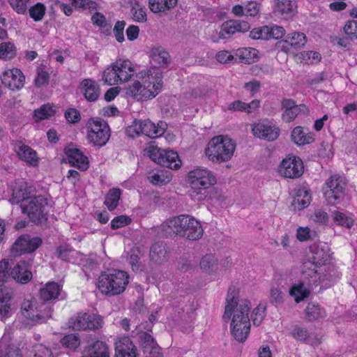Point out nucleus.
<instances>
[{
  "instance_id": "45",
  "label": "nucleus",
  "mask_w": 357,
  "mask_h": 357,
  "mask_svg": "<svg viewBox=\"0 0 357 357\" xmlns=\"http://www.w3.org/2000/svg\"><path fill=\"white\" fill-rule=\"evenodd\" d=\"M119 75L117 73L116 68L114 67V63L105 69L102 74V80L107 85H113L120 82L119 80Z\"/></svg>"
},
{
  "instance_id": "10",
  "label": "nucleus",
  "mask_w": 357,
  "mask_h": 357,
  "mask_svg": "<svg viewBox=\"0 0 357 357\" xmlns=\"http://www.w3.org/2000/svg\"><path fill=\"white\" fill-rule=\"evenodd\" d=\"M304 167L302 160L296 155H288L280 162L278 173L288 178H297L303 174Z\"/></svg>"
},
{
  "instance_id": "8",
  "label": "nucleus",
  "mask_w": 357,
  "mask_h": 357,
  "mask_svg": "<svg viewBox=\"0 0 357 357\" xmlns=\"http://www.w3.org/2000/svg\"><path fill=\"white\" fill-rule=\"evenodd\" d=\"M88 140L96 146H103L109 139V128L100 118H91L86 123Z\"/></svg>"
},
{
  "instance_id": "55",
  "label": "nucleus",
  "mask_w": 357,
  "mask_h": 357,
  "mask_svg": "<svg viewBox=\"0 0 357 357\" xmlns=\"http://www.w3.org/2000/svg\"><path fill=\"white\" fill-rule=\"evenodd\" d=\"M311 220L319 224H326L328 222V213L322 209H316L310 216Z\"/></svg>"
},
{
  "instance_id": "42",
  "label": "nucleus",
  "mask_w": 357,
  "mask_h": 357,
  "mask_svg": "<svg viewBox=\"0 0 357 357\" xmlns=\"http://www.w3.org/2000/svg\"><path fill=\"white\" fill-rule=\"evenodd\" d=\"M199 266L204 272L211 273L217 269L218 259L212 254L206 255L202 258Z\"/></svg>"
},
{
  "instance_id": "57",
  "label": "nucleus",
  "mask_w": 357,
  "mask_h": 357,
  "mask_svg": "<svg viewBox=\"0 0 357 357\" xmlns=\"http://www.w3.org/2000/svg\"><path fill=\"white\" fill-rule=\"evenodd\" d=\"M71 4L75 8H82L84 9H89L93 10L97 9V3L91 0H70Z\"/></svg>"
},
{
  "instance_id": "26",
  "label": "nucleus",
  "mask_w": 357,
  "mask_h": 357,
  "mask_svg": "<svg viewBox=\"0 0 357 357\" xmlns=\"http://www.w3.org/2000/svg\"><path fill=\"white\" fill-rule=\"evenodd\" d=\"M291 137L294 143L298 146H304L312 143L315 139V135L305 130L301 126H297L293 129Z\"/></svg>"
},
{
  "instance_id": "30",
  "label": "nucleus",
  "mask_w": 357,
  "mask_h": 357,
  "mask_svg": "<svg viewBox=\"0 0 357 357\" xmlns=\"http://www.w3.org/2000/svg\"><path fill=\"white\" fill-rule=\"evenodd\" d=\"M136 352V348L128 337H123L115 342V357H124L123 355Z\"/></svg>"
},
{
  "instance_id": "39",
  "label": "nucleus",
  "mask_w": 357,
  "mask_h": 357,
  "mask_svg": "<svg viewBox=\"0 0 357 357\" xmlns=\"http://www.w3.org/2000/svg\"><path fill=\"white\" fill-rule=\"evenodd\" d=\"M163 160L164 162L162 163V165L172 169H178L181 166V160L178 153L173 151L165 150Z\"/></svg>"
},
{
  "instance_id": "60",
  "label": "nucleus",
  "mask_w": 357,
  "mask_h": 357,
  "mask_svg": "<svg viewBox=\"0 0 357 357\" xmlns=\"http://www.w3.org/2000/svg\"><path fill=\"white\" fill-rule=\"evenodd\" d=\"M344 31L351 40L357 39V21H349L344 26Z\"/></svg>"
},
{
  "instance_id": "22",
  "label": "nucleus",
  "mask_w": 357,
  "mask_h": 357,
  "mask_svg": "<svg viewBox=\"0 0 357 357\" xmlns=\"http://www.w3.org/2000/svg\"><path fill=\"white\" fill-rule=\"evenodd\" d=\"M185 234L183 236L192 241L199 239L204 233L199 221L195 218L187 215Z\"/></svg>"
},
{
  "instance_id": "48",
  "label": "nucleus",
  "mask_w": 357,
  "mask_h": 357,
  "mask_svg": "<svg viewBox=\"0 0 357 357\" xmlns=\"http://www.w3.org/2000/svg\"><path fill=\"white\" fill-rule=\"evenodd\" d=\"M147 153L149 158L155 163L162 165L164 162L163 155L165 150L158 148L156 146L150 144L146 148Z\"/></svg>"
},
{
  "instance_id": "47",
  "label": "nucleus",
  "mask_w": 357,
  "mask_h": 357,
  "mask_svg": "<svg viewBox=\"0 0 357 357\" xmlns=\"http://www.w3.org/2000/svg\"><path fill=\"white\" fill-rule=\"evenodd\" d=\"M16 55V48L13 43L7 42L0 44V59L10 60Z\"/></svg>"
},
{
  "instance_id": "61",
  "label": "nucleus",
  "mask_w": 357,
  "mask_h": 357,
  "mask_svg": "<svg viewBox=\"0 0 357 357\" xmlns=\"http://www.w3.org/2000/svg\"><path fill=\"white\" fill-rule=\"evenodd\" d=\"M93 23L101 28H107V31H109L111 26L107 24L105 15L100 13L96 12L91 17Z\"/></svg>"
},
{
  "instance_id": "37",
  "label": "nucleus",
  "mask_w": 357,
  "mask_h": 357,
  "mask_svg": "<svg viewBox=\"0 0 357 357\" xmlns=\"http://www.w3.org/2000/svg\"><path fill=\"white\" fill-rule=\"evenodd\" d=\"M178 0H149L150 10L155 13L165 12L174 8Z\"/></svg>"
},
{
  "instance_id": "19",
  "label": "nucleus",
  "mask_w": 357,
  "mask_h": 357,
  "mask_svg": "<svg viewBox=\"0 0 357 357\" xmlns=\"http://www.w3.org/2000/svg\"><path fill=\"white\" fill-rule=\"evenodd\" d=\"M312 200L310 191L305 187L296 188L294 190L291 207L294 211H301L307 207Z\"/></svg>"
},
{
  "instance_id": "13",
  "label": "nucleus",
  "mask_w": 357,
  "mask_h": 357,
  "mask_svg": "<svg viewBox=\"0 0 357 357\" xmlns=\"http://www.w3.org/2000/svg\"><path fill=\"white\" fill-rule=\"evenodd\" d=\"M252 132L255 136L267 141L275 140L279 135V128L269 121H261L252 128Z\"/></svg>"
},
{
  "instance_id": "25",
  "label": "nucleus",
  "mask_w": 357,
  "mask_h": 357,
  "mask_svg": "<svg viewBox=\"0 0 357 357\" xmlns=\"http://www.w3.org/2000/svg\"><path fill=\"white\" fill-rule=\"evenodd\" d=\"M18 157L27 164L36 166L38 163V157L36 152L27 145L18 142L15 145Z\"/></svg>"
},
{
  "instance_id": "62",
  "label": "nucleus",
  "mask_w": 357,
  "mask_h": 357,
  "mask_svg": "<svg viewBox=\"0 0 357 357\" xmlns=\"http://www.w3.org/2000/svg\"><path fill=\"white\" fill-rule=\"evenodd\" d=\"M12 8L17 13L24 14L26 10V3L29 0H8Z\"/></svg>"
},
{
  "instance_id": "34",
  "label": "nucleus",
  "mask_w": 357,
  "mask_h": 357,
  "mask_svg": "<svg viewBox=\"0 0 357 357\" xmlns=\"http://www.w3.org/2000/svg\"><path fill=\"white\" fill-rule=\"evenodd\" d=\"M61 290V286L54 282H48L40 289V295L43 301H47L56 299Z\"/></svg>"
},
{
  "instance_id": "56",
  "label": "nucleus",
  "mask_w": 357,
  "mask_h": 357,
  "mask_svg": "<svg viewBox=\"0 0 357 357\" xmlns=\"http://www.w3.org/2000/svg\"><path fill=\"white\" fill-rule=\"evenodd\" d=\"M131 222V218L127 215H119L115 217L111 221V227L112 229H116L126 225Z\"/></svg>"
},
{
  "instance_id": "59",
  "label": "nucleus",
  "mask_w": 357,
  "mask_h": 357,
  "mask_svg": "<svg viewBox=\"0 0 357 357\" xmlns=\"http://www.w3.org/2000/svg\"><path fill=\"white\" fill-rule=\"evenodd\" d=\"M265 317V307L263 305H258L255 307L252 314V320L255 325L259 326L263 321Z\"/></svg>"
},
{
  "instance_id": "64",
  "label": "nucleus",
  "mask_w": 357,
  "mask_h": 357,
  "mask_svg": "<svg viewBox=\"0 0 357 357\" xmlns=\"http://www.w3.org/2000/svg\"><path fill=\"white\" fill-rule=\"evenodd\" d=\"M270 299L271 303L280 304L283 302V294L280 288L272 287L270 291Z\"/></svg>"
},
{
  "instance_id": "3",
  "label": "nucleus",
  "mask_w": 357,
  "mask_h": 357,
  "mask_svg": "<svg viewBox=\"0 0 357 357\" xmlns=\"http://www.w3.org/2000/svg\"><path fill=\"white\" fill-rule=\"evenodd\" d=\"M128 284L129 275L126 271L112 269L100 274L97 287L102 294L114 296L123 293Z\"/></svg>"
},
{
  "instance_id": "36",
  "label": "nucleus",
  "mask_w": 357,
  "mask_h": 357,
  "mask_svg": "<svg viewBox=\"0 0 357 357\" xmlns=\"http://www.w3.org/2000/svg\"><path fill=\"white\" fill-rule=\"evenodd\" d=\"M12 292L9 290L0 291V317L1 319L10 316L12 312L10 301Z\"/></svg>"
},
{
  "instance_id": "15",
  "label": "nucleus",
  "mask_w": 357,
  "mask_h": 357,
  "mask_svg": "<svg viewBox=\"0 0 357 357\" xmlns=\"http://www.w3.org/2000/svg\"><path fill=\"white\" fill-rule=\"evenodd\" d=\"M151 82L146 85V81L143 85L140 81L135 80L131 85L126 88V94L132 97L137 100L150 98L151 96Z\"/></svg>"
},
{
  "instance_id": "38",
  "label": "nucleus",
  "mask_w": 357,
  "mask_h": 357,
  "mask_svg": "<svg viewBox=\"0 0 357 357\" xmlns=\"http://www.w3.org/2000/svg\"><path fill=\"white\" fill-rule=\"evenodd\" d=\"M277 3L274 9L276 15H291L296 8L294 0H276Z\"/></svg>"
},
{
  "instance_id": "49",
  "label": "nucleus",
  "mask_w": 357,
  "mask_h": 357,
  "mask_svg": "<svg viewBox=\"0 0 357 357\" xmlns=\"http://www.w3.org/2000/svg\"><path fill=\"white\" fill-rule=\"evenodd\" d=\"M45 6L41 3H38L31 6L29 12L30 17L33 19L34 21H40L45 14Z\"/></svg>"
},
{
  "instance_id": "51",
  "label": "nucleus",
  "mask_w": 357,
  "mask_h": 357,
  "mask_svg": "<svg viewBox=\"0 0 357 357\" xmlns=\"http://www.w3.org/2000/svg\"><path fill=\"white\" fill-rule=\"evenodd\" d=\"M258 50L255 48H245L241 53L240 59L245 63H252L257 59Z\"/></svg>"
},
{
  "instance_id": "5",
  "label": "nucleus",
  "mask_w": 357,
  "mask_h": 357,
  "mask_svg": "<svg viewBox=\"0 0 357 357\" xmlns=\"http://www.w3.org/2000/svg\"><path fill=\"white\" fill-rule=\"evenodd\" d=\"M236 146V142L227 135H218L208 142L205 155L215 163L228 162L233 157Z\"/></svg>"
},
{
  "instance_id": "11",
  "label": "nucleus",
  "mask_w": 357,
  "mask_h": 357,
  "mask_svg": "<svg viewBox=\"0 0 357 357\" xmlns=\"http://www.w3.org/2000/svg\"><path fill=\"white\" fill-rule=\"evenodd\" d=\"M42 243L39 237H31L28 234L20 236L11 248V253L14 256L21 255L24 253L34 252Z\"/></svg>"
},
{
  "instance_id": "6",
  "label": "nucleus",
  "mask_w": 357,
  "mask_h": 357,
  "mask_svg": "<svg viewBox=\"0 0 357 357\" xmlns=\"http://www.w3.org/2000/svg\"><path fill=\"white\" fill-rule=\"evenodd\" d=\"M347 181L341 176L335 174L325 182L323 190L324 196L330 205H337L342 202L345 197Z\"/></svg>"
},
{
  "instance_id": "7",
  "label": "nucleus",
  "mask_w": 357,
  "mask_h": 357,
  "mask_svg": "<svg viewBox=\"0 0 357 357\" xmlns=\"http://www.w3.org/2000/svg\"><path fill=\"white\" fill-rule=\"evenodd\" d=\"M48 206V199L45 196L37 195L33 192L29 199L24 201L22 211L32 222L38 223L45 219Z\"/></svg>"
},
{
  "instance_id": "54",
  "label": "nucleus",
  "mask_w": 357,
  "mask_h": 357,
  "mask_svg": "<svg viewBox=\"0 0 357 357\" xmlns=\"http://www.w3.org/2000/svg\"><path fill=\"white\" fill-rule=\"evenodd\" d=\"M142 121L135 119L131 125L128 126L126 129L127 134L131 137L142 134Z\"/></svg>"
},
{
  "instance_id": "18",
  "label": "nucleus",
  "mask_w": 357,
  "mask_h": 357,
  "mask_svg": "<svg viewBox=\"0 0 357 357\" xmlns=\"http://www.w3.org/2000/svg\"><path fill=\"white\" fill-rule=\"evenodd\" d=\"M303 281L293 284L289 289V295L297 303L308 298L310 295L311 288L317 286L310 284L309 281L305 280L303 275Z\"/></svg>"
},
{
  "instance_id": "52",
  "label": "nucleus",
  "mask_w": 357,
  "mask_h": 357,
  "mask_svg": "<svg viewBox=\"0 0 357 357\" xmlns=\"http://www.w3.org/2000/svg\"><path fill=\"white\" fill-rule=\"evenodd\" d=\"M282 108L285 109L286 112L292 109H296V112H305L307 110V107L304 104L298 105L293 100L291 99H284L282 101Z\"/></svg>"
},
{
  "instance_id": "24",
  "label": "nucleus",
  "mask_w": 357,
  "mask_h": 357,
  "mask_svg": "<svg viewBox=\"0 0 357 357\" xmlns=\"http://www.w3.org/2000/svg\"><path fill=\"white\" fill-rule=\"evenodd\" d=\"M69 163L82 171L89 168V160L79 149H69L66 151Z\"/></svg>"
},
{
  "instance_id": "63",
  "label": "nucleus",
  "mask_w": 357,
  "mask_h": 357,
  "mask_svg": "<svg viewBox=\"0 0 357 357\" xmlns=\"http://www.w3.org/2000/svg\"><path fill=\"white\" fill-rule=\"evenodd\" d=\"M312 231L308 227H298L296 229V238L299 241H306L311 237Z\"/></svg>"
},
{
  "instance_id": "32",
  "label": "nucleus",
  "mask_w": 357,
  "mask_h": 357,
  "mask_svg": "<svg viewBox=\"0 0 357 357\" xmlns=\"http://www.w3.org/2000/svg\"><path fill=\"white\" fill-rule=\"evenodd\" d=\"M307 42V38L303 33L294 32L289 34L287 39L284 41L287 45H282V50L284 51L289 50L288 45L295 49L303 47Z\"/></svg>"
},
{
  "instance_id": "53",
  "label": "nucleus",
  "mask_w": 357,
  "mask_h": 357,
  "mask_svg": "<svg viewBox=\"0 0 357 357\" xmlns=\"http://www.w3.org/2000/svg\"><path fill=\"white\" fill-rule=\"evenodd\" d=\"M32 357H54L52 350L44 344H37L33 347Z\"/></svg>"
},
{
  "instance_id": "29",
  "label": "nucleus",
  "mask_w": 357,
  "mask_h": 357,
  "mask_svg": "<svg viewBox=\"0 0 357 357\" xmlns=\"http://www.w3.org/2000/svg\"><path fill=\"white\" fill-rule=\"evenodd\" d=\"M172 178V173L165 169L151 171L147 176V179L151 184L158 186L167 185Z\"/></svg>"
},
{
  "instance_id": "44",
  "label": "nucleus",
  "mask_w": 357,
  "mask_h": 357,
  "mask_svg": "<svg viewBox=\"0 0 357 357\" xmlns=\"http://www.w3.org/2000/svg\"><path fill=\"white\" fill-rule=\"evenodd\" d=\"M80 342L79 335L77 333L66 335L61 340L62 346L70 351L76 350L79 347Z\"/></svg>"
},
{
  "instance_id": "12",
  "label": "nucleus",
  "mask_w": 357,
  "mask_h": 357,
  "mask_svg": "<svg viewBox=\"0 0 357 357\" xmlns=\"http://www.w3.org/2000/svg\"><path fill=\"white\" fill-rule=\"evenodd\" d=\"M41 307H43L44 313H39L34 302L25 301L22 305V314L33 322L43 323L51 317L52 310L46 306H41Z\"/></svg>"
},
{
  "instance_id": "31",
  "label": "nucleus",
  "mask_w": 357,
  "mask_h": 357,
  "mask_svg": "<svg viewBox=\"0 0 357 357\" xmlns=\"http://www.w3.org/2000/svg\"><path fill=\"white\" fill-rule=\"evenodd\" d=\"M334 222L339 226L351 229L354 225V219L352 214L348 211L335 210L331 212Z\"/></svg>"
},
{
  "instance_id": "23",
  "label": "nucleus",
  "mask_w": 357,
  "mask_h": 357,
  "mask_svg": "<svg viewBox=\"0 0 357 357\" xmlns=\"http://www.w3.org/2000/svg\"><path fill=\"white\" fill-rule=\"evenodd\" d=\"M11 275L15 280L21 284H26L32 278L29 264L24 261H20L13 267Z\"/></svg>"
},
{
  "instance_id": "2",
  "label": "nucleus",
  "mask_w": 357,
  "mask_h": 357,
  "mask_svg": "<svg viewBox=\"0 0 357 357\" xmlns=\"http://www.w3.org/2000/svg\"><path fill=\"white\" fill-rule=\"evenodd\" d=\"M237 294L234 287L229 289L222 319L230 323V332L234 338L243 342L250 331L249 312L251 305L248 300H238Z\"/></svg>"
},
{
  "instance_id": "46",
  "label": "nucleus",
  "mask_w": 357,
  "mask_h": 357,
  "mask_svg": "<svg viewBox=\"0 0 357 357\" xmlns=\"http://www.w3.org/2000/svg\"><path fill=\"white\" fill-rule=\"evenodd\" d=\"M305 312L307 317L310 320H317L326 316L325 310L314 303H308Z\"/></svg>"
},
{
  "instance_id": "40",
  "label": "nucleus",
  "mask_w": 357,
  "mask_h": 357,
  "mask_svg": "<svg viewBox=\"0 0 357 357\" xmlns=\"http://www.w3.org/2000/svg\"><path fill=\"white\" fill-rule=\"evenodd\" d=\"M151 56L155 62L160 66H167L169 61V54L162 47H153L151 51Z\"/></svg>"
},
{
  "instance_id": "33",
  "label": "nucleus",
  "mask_w": 357,
  "mask_h": 357,
  "mask_svg": "<svg viewBox=\"0 0 357 357\" xmlns=\"http://www.w3.org/2000/svg\"><path fill=\"white\" fill-rule=\"evenodd\" d=\"M9 335L4 334L0 340V357H22L20 350L9 344Z\"/></svg>"
},
{
  "instance_id": "4",
  "label": "nucleus",
  "mask_w": 357,
  "mask_h": 357,
  "mask_svg": "<svg viewBox=\"0 0 357 357\" xmlns=\"http://www.w3.org/2000/svg\"><path fill=\"white\" fill-rule=\"evenodd\" d=\"M186 182L190 187V196L200 201L206 197L205 191L214 185L217 179L214 174L206 167H197L190 170Z\"/></svg>"
},
{
  "instance_id": "16",
  "label": "nucleus",
  "mask_w": 357,
  "mask_h": 357,
  "mask_svg": "<svg viewBox=\"0 0 357 357\" xmlns=\"http://www.w3.org/2000/svg\"><path fill=\"white\" fill-rule=\"evenodd\" d=\"M34 192V188L26 183H15L13 188V193L10 202L11 204H20L22 208L24 201L29 199Z\"/></svg>"
},
{
  "instance_id": "21",
  "label": "nucleus",
  "mask_w": 357,
  "mask_h": 357,
  "mask_svg": "<svg viewBox=\"0 0 357 357\" xmlns=\"http://www.w3.org/2000/svg\"><path fill=\"white\" fill-rule=\"evenodd\" d=\"M142 134L150 138L162 136L167 128V124L165 121H160L155 124L149 119L142 121Z\"/></svg>"
},
{
  "instance_id": "43",
  "label": "nucleus",
  "mask_w": 357,
  "mask_h": 357,
  "mask_svg": "<svg viewBox=\"0 0 357 357\" xmlns=\"http://www.w3.org/2000/svg\"><path fill=\"white\" fill-rule=\"evenodd\" d=\"M259 107V101L254 100L250 103L236 100L229 105L228 109L234 112H250L249 109L256 110Z\"/></svg>"
},
{
  "instance_id": "28",
  "label": "nucleus",
  "mask_w": 357,
  "mask_h": 357,
  "mask_svg": "<svg viewBox=\"0 0 357 357\" xmlns=\"http://www.w3.org/2000/svg\"><path fill=\"white\" fill-rule=\"evenodd\" d=\"M82 357H109L107 345L102 341H96L85 349Z\"/></svg>"
},
{
  "instance_id": "9",
  "label": "nucleus",
  "mask_w": 357,
  "mask_h": 357,
  "mask_svg": "<svg viewBox=\"0 0 357 357\" xmlns=\"http://www.w3.org/2000/svg\"><path fill=\"white\" fill-rule=\"evenodd\" d=\"M70 326L77 331L96 330L102 327L104 321L101 316L94 313L79 312L71 318Z\"/></svg>"
},
{
  "instance_id": "17",
  "label": "nucleus",
  "mask_w": 357,
  "mask_h": 357,
  "mask_svg": "<svg viewBox=\"0 0 357 357\" xmlns=\"http://www.w3.org/2000/svg\"><path fill=\"white\" fill-rule=\"evenodd\" d=\"M250 28V25L248 22L241 21L238 20H230L225 22L222 25L221 31L219 33L220 38H226L234 34V33L245 32Z\"/></svg>"
},
{
  "instance_id": "50",
  "label": "nucleus",
  "mask_w": 357,
  "mask_h": 357,
  "mask_svg": "<svg viewBox=\"0 0 357 357\" xmlns=\"http://www.w3.org/2000/svg\"><path fill=\"white\" fill-rule=\"evenodd\" d=\"M268 26H264L253 29L250 32V38L254 40H269Z\"/></svg>"
},
{
  "instance_id": "35",
  "label": "nucleus",
  "mask_w": 357,
  "mask_h": 357,
  "mask_svg": "<svg viewBox=\"0 0 357 357\" xmlns=\"http://www.w3.org/2000/svg\"><path fill=\"white\" fill-rule=\"evenodd\" d=\"M150 257L155 263L160 264L167 258L166 245L163 242L154 243L150 250Z\"/></svg>"
},
{
  "instance_id": "1",
  "label": "nucleus",
  "mask_w": 357,
  "mask_h": 357,
  "mask_svg": "<svg viewBox=\"0 0 357 357\" xmlns=\"http://www.w3.org/2000/svg\"><path fill=\"white\" fill-rule=\"evenodd\" d=\"M310 250L311 256L303 264L302 275L310 284L329 287L340 276L335 268L327 264L330 260L328 246L323 243H314Z\"/></svg>"
},
{
  "instance_id": "58",
  "label": "nucleus",
  "mask_w": 357,
  "mask_h": 357,
  "mask_svg": "<svg viewBox=\"0 0 357 357\" xmlns=\"http://www.w3.org/2000/svg\"><path fill=\"white\" fill-rule=\"evenodd\" d=\"M126 25L125 21H117L114 25L113 32L116 40L119 43H123L125 40L123 31Z\"/></svg>"
},
{
  "instance_id": "27",
  "label": "nucleus",
  "mask_w": 357,
  "mask_h": 357,
  "mask_svg": "<svg viewBox=\"0 0 357 357\" xmlns=\"http://www.w3.org/2000/svg\"><path fill=\"white\" fill-rule=\"evenodd\" d=\"M80 85L81 91L88 101L93 102L98 99L100 96V88L96 82L86 79L81 82Z\"/></svg>"
},
{
  "instance_id": "20",
  "label": "nucleus",
  "mask_w": 357,
  "mask_h": 357,
  "mask_svg": "<svg viewBox=\"0 0 357 357\" xmlns=\"http://www.w3.org/2000/svg\"><path fill=\"white\" fill-rule=\"evenodd\" d=\"M187 215H181L172 218L167 220V222L162 225L163 229L165 230L166 234H171L172 232L183 236L185 234V225H186Z\"/></svg>"
},
{
  "instance_id": "14",
  "label": "nucleus",
  "mask_w": 357,
  "mask_h": 357,
  "mask_svg": "<svg viewBox=\"0 0 357 357\" xmlns=\"http://www.w3.org/2000/svg\"><path fill=\"white\" fill-rule=\"evenodd\" d=\"M1 82L11 90L20 89L24 84L25 77L18 68L5 70L1 76Z\"/></svg>"
},
{
  "instance_id": "41",
  "label": "nucleus",
  "mask_w": 357,
  "mask_h": 357,
  "mask_svg": "<svg viewBox=\"0 0 357 357\" xmlns=\"http://www.w3.org/2000/svg\"><path fill=\"white\" fill-rule=\"evenodd\" d=\"M121 195V190L119 188L110 189L105 196V204L109 211L115 209Z\"/></svg>"
}]
</instances>
